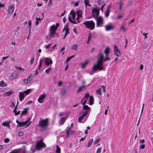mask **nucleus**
<instances>
[{"label":"nucleus","instance_id":"1","mask_svg":"<svg viewBox=\"0 0 153 153\" xmlns=\"http://www.w3.org/2000/svg\"><path fill=\"white\" fill-rule=\"evenodd\" d=\"M110 51V49L109 48L107 47L104 51V53L106 55L105 57V58L103 57V55L102 53H99L97 58V63L94 64L93 67V70L90 73L91 74H92L94 73L97 70H102L103 69L102 65L103 61H104L106 62L110 59V58L108 57Z\"/></svg>","mask_w":153,"mask_h":153},{"label":"nucleus","instance_id":"2","mask_svg":"<svg viewBox=\"0 0 153 153\" xmlns=\"http://www.w3.org/2000/svg\"><path fill=\"white\" fill-rule=\"evenodd\" d=\"M70 15L71 16H69V21L72 23L76 24L79 22V19L82 17V12L80 10H77L76 13L71 11Z\"/></svg>","mask_w":153,"mask_h":153},{"label":"nucleus","instance_id":"3","mask_svg":"<svg viewBox=\"0 0 153 153\" xmlns=\"http://www.w3.org/2000/svg\"><path fill=\"white\" fill-rule=\"evenodd\" d=\"M89 97V102L88 104L90 105H92L94 103V98L93 96H89V93H87L85 95L84 97L82 98L81 101V103L83 105V108L85 110H90V108L87 105H85V103H87V100Z\"/></svg>","mask_w":153,"mask_h":153},{"label":"nucleus","instance_id":"4","mask_svg":"<svg viewBox=\"0 0 153 153\" xmlns=\"http://www.w3.org/2000/svg\"><path fill=\"white\" fill-rule=\"evenodd\" d=\"M59 25V24L58 23H56V25L54 24L51 26L48 35L47 36L48 39H50L52 38H55L58 37V34L56 33V31Z\"/></svg>","mask_w":153,"mask_h":153},{"label":"nucleus","instance_id":"5","mask_svg":"<svg viewBox=\"0 0 153 153\" xmlns=\"http://www.w3.org/2000/svg\"><path fill=\"white\" fill-rule=\"evenodd\" d=\"M48 118L44 119H42L41 118V120L39 122L38 126L43 130H45L47 129L48 125Z\"/></svg>","mask_w":153,"mask_h":153},{"label":"nucleus","instance_id":"6","mask_svg":"<svg viewBox=\"0 0 153 153\" xmlns=\"http://www.w3.org/2000/svg\"><path fill=\"white\" fill-rule=\"evenodd\" d=\"M86 110L87 111L84 112L78 118V121L79 123H83L87 120L88 117L86 115L88 113H90V110Z\"/></svg>","mask_w":153,"mask_h":153},{"label":"nucleus","instance_id":"7","mask_svg":"<svg viewBox=\"0 0 153 153\" xmlns=\"http://www.w3.org/2000/svg\"><path fill=\"white\" fill-rule=\"evenodd\" d=\"M85 27L90 30L94 29L95 27V24L93 21H86L83 23Z\"/></svg>","mask_w":153,"mask_h":153},{"label":"nucleus","instance_id":"8","mask_svg":"<svg viewBox=\"0 0 153 153\" xmlns=\"http://www.w3.org/2000/svg\"><path fill=\"white\" fill-rule=\"evenodd\" d=\"M102 91L105 93V88L104 85H102L101 86V88H99L97 89L96 91V93L97 95H99L100 96H101V95L102 94Z\"/></svg>","mask_w":153,"mask_h":153},{"label":"nucleus","instance_id":"9","mask_svg":"<svg viewBox=\"0 0 153 153\" xmlns=\"http://www.w3.org/2000/svg\"><path fill=\"white\" fill-rule=\"evenodd\" d=\"M45 148L46 147V145L44 143L42 140L36 143V148L38 150H40V148L42 147Z\"/></svg>","mask_w":153,"mask_h":153},{"label":"nucleus","instance_id":"10","mask_svg":"<svg viewBox=\"0 0 153 153\" xmlns=\"http://www.w3.org/2000/svg\"><path fill=\"white\" fill-rule=\"evenodd\" d=\"M46 96V94L45 93L40 95L38 98V101L40 103H42L44 102Z\"/></svg>","mask_w":153,"mask_h":153},{"label":"nucleus","instance_id":"11","mask_svg":"<svg viewBox=\"0 0 153 153\" xmlns=\"http://www.w3.org/2000/svg\"><path fill=\"white\" fill-rule=\"evenodd\" d=\"M16 123L18 124L17 127H22L26 125L29 122V120H27L23 122H19L18 120L16 121Z\"/></svg>","mask_w":153,"mask_h":153},{"label":"nucleus","instance_id":"12","mask_svg":"<svg viewBox=\"0 0 153 153\" xmlns=\"http://www.w3.org/2000/svg\"><path fill=\"white\" fill-rule=\"evenodd\" d=\"M114 55L119 57L120 55V50L118 49V47L116 45L114 46Z\"/></svg>","mask_w":153,"mask_h":153},{"label":"nucleus","instance_id":"13","mask_svg":"<svg viewBox=\"0 0 153 153\" xmlns=\"http://www.w3.org/2000/svg\"><path fill=\"white\" fill-rule=\"evenodd\" d=\"M43 62H44L45 64L47 66H48L50 65L52 63V60L51 59L48 58H46L45 59H42Z\"/></svg>","mask_w":153,"mask_h":153},{"label":"nucleus","instance_id":"14","mask_svg":"<svg viewBox=\"0 0 153 153\" xmlns=\"http://www.w3.org/2000/svg\"><path fill=\"white\" fill-rule=\"evenodd\" d=\"M97 27L100 26L103 24V19L101 16H99L97 18Z\"/></svg>","mask_w":153,"mask_h":153},{"label":"nucleus","instance_id":"15","mask_svg":"<svg viewBox=\"0 0 153 153\" xmlns=\"http://www.w3.org/2000/svg\"><path fill=\"white\" fill-rule=\"evenodd\" d=\"M32 79L31 75H29L27 78H25L23 79V82L26 84H27L30 83Z\"/></svg>","mask_w":153,"mask_h":153},{"label":"nucleus","instance_id":"16","mask_svg":"<svg viewBox=\"0 0 153 153\" xmlns=\"http://www.w3.org/2000/svg\"><path fill=\"white\" fill-rule=\"evenodd\" d=\"M92 14L94 18H96L99 14V11L96 9H94L92 10Z\"/></svg>","mask_w":153,"mask_h":153},{"label":"nucleus","instance_id":"17","mask_svg":"<svg viewBox=\"0 0 153 153\" xmlns=\"http://www.w3.org/2000/svg\"><path fill=\"white\" fill-rule=\"evenodd\" d=\"M14 10V5L13 4H11L8 8V13L9 14H12Z\"/></svg>","mask_w":153,"mask_h":153},{"label":"nucleus","instance_id":"18","mask_svg":"<svg viewBox=\"0 0 153 153\" xmlns=\"http://www.w3.org/2000/svg\"><path fill=\"white\" fill-rule=\"evenodd\" d=\"M105 30L106 31H109L113 29L114 26L111 24H109L105 26Z\"/></svg>","mask_w":153,"mask_h":153},{"label":"nucleus","instance_id":"19","mask_svg":"<svg viewBox=\"0 0 153 153\" xmlns=\"http://www.w3.org/2000/svg\"><path fill=\"white\" fill-rule=\"evenodd\" d=\"M9 153H25V152L24 150L19 149L13 150Z\"/></svg>","mask_w":153,"mask_h":153},{"label":"nucleus","instance_id":"20","mask_svg":"<svg viewBox=\"0 0 153 153\" xmlns=\"http://www.w3.org/2000/svg\"><path fill=\"white\" fill-rule=\"evenodd\" d=\"M11 120H9L8 121L4 122L2 123V125L4 126H6L8 128H10V123L11 122Z\"/></svg>","mask_w":153,"mask_h":153},{"label":"nucleus","instance_id":"21","mask_svg":"<svg viewBox=\"0 0 153 153\" xmlns=\"http://www.w3.org/2000/svg\"><path fill=\"white\" fill-rule=\"evenodd\" d=\"M18 76V74L15 72H13L11 74L10 76V79L11 80H13L16 79Z\"/></svg>","mask_w":153,"mask_h":153},{"label":"nucleus","instance_id":"22","mask_svg":"<svg viewBox=\"0 0 153 153\" xmlns=\"http://www.w3.org/2000/svg\"><path fill=\"white\" fill-rule=\"evenodd\" d=\"M13 93V91L12 90H10L8 91L4 92L3 95L5 96H8L10 95Z\"/></svg>","mask_w":153,"mask_h":153},{"label":"nucleus","instance_id":"23","mask_svg":"<svg viewBox=\"0 0 153 153\" xmlns=\"http://www.w3.org/2000/svg\"><path fill=\"white\" fill-rule=\"evenodd\" d=\"M25 97V94L22 91L20 92L19 93V100L21 101H22L24 99Z\"/></svg>","mask_w":153,"mask_h":153},{"label":"nucleus","instance_id":"24","mask_svg":"<svg viewBox=\"0 0 153 153\" xmlns=\"http://www.w3.org/2000/svg\"><path fill=\"white\" fill-rule=\"evenodd\" d=\"M94 139H91L89 141L87 145V147L88 148L90 147L93 142Z\"/></svg>","mask_w":153,"mask_h":153},{"label":"nucleus","instance_id":"25","mask_svg":"<svg viewBox=\"0 0 153 153\" xmlns=\"http://www.w3.org/2000/svg\"><path fill=\"white\" fill-rule=\"evenodd\" d=\"M66 117H62L59 121V124H63L65 121Z\"/></svg>","mask_w":153,"mask_h":153},{"label":"nucleus","instance_id":"26","mask_svg":"<svg viewBox=\"0 0 153 153\" xmlns=\"http://www.w3.org/2000/svg\"><path fill=\"white\" fill-rule=\"evenodd\" d=\"M86 88V87L84 85H83L82 86L80 87L78 89L77 91V92H79L82 91L84 89H85Z\"/></svg>","mask_w":153,"mask_h":153},{"label":"nucleus","instance_id":"27","mask_svg":"<svg viewBox=\"0 0 153 153\" xmlns=\"http://www.w3.org/2000/svg\"><path fill=\"white\" fill-rule=\"evenodd\" d=\"M78 45L77 44H74L71 47V49L75 51H77Z\"/></svg>","mask_w":153,"mask_h":153},{"label":"nucleus","instance_id":"28","mask_svg":"<svg viewBox=\"0 0 153 153\" xmlns=\"http://www.w3.org/2000/svg\"><path fill=\"white\" fill-rule=\"evenodd\" d=\"M0 86L1 87H6L7 85L6 84L4 83V82L3 81H1L0 82Z\"/></svg>","mask_w":153,"mask_h":153},{"label":"nucleus","instance_id":"29","mask_svg":"<svg viewBox=\"0 0 153 153\" xmlns=\"http://www.w3.org/2000/svg\"><path fill=\"white\" fill-rule=\"evenodd\" d=\"M31 89H29L26 90L24 91H23L22 92L24 93V94L25 95H27L30 93V92L31 91Z\"/></svg>","mask_w":153,"mask_h":153},{"label":"nucleus","instance_id":"30","mask_svg":"<svg viewBox=\"0 0 153 153\" xmlns=\"http://www.w3.org/2000/svg\"><path fill=\"white\" fill-rule=\"evenodd\" d=\"M17 106L15 107V109L13 111V112L16 115H17L19 114L20 113V111H18L17 112L16 111V109H17Z\"/></svg>","mask_w":153,"mask_h":153},{"label":"nucleus","instance_id":"31","mask_svg":"<svg viewBox=\"0 0 153 153\" xmlns=\"http://www.w3.org/2000/svg\"><path fill=\"white\" fill-rule=\"evenodd\" d=\"M56 153H60L61 149L58 145L56 146Z\"/></svg>","mask_w":153,"mask_h":153},{"label":"nucleus","instance_id":"32","mask_svg":"<svg viewBox=\"0 0 153 153\" xmlns=\"http://www.w3.org/2000/svg\"><path fill=\"white\" fill-rule=\"evenodd\" d=\"M89 62L88 60L86 61L85 62L82 64V68H84L88 63Z\"/></svg>","mask_w":153,"mask_h":153},{"label":"nucleus","instance_id":"33","mask_svg":"<svg viewBox=\"0 0 153 153\" xmlns=\"http://www.w3.org/2000/svg\"><path fill=\"white\" fill-rule=\"evenodd\" d=\"M110 12V10H106L105 13V16L106 17H108L109 15Z\"/></svg>","mask_w":153,"mask_h":153},{"label":"nucleus","instance_id":"34","mask_svg":"<svg viewBox=\"0 0 153 153\" xmlns=\"http://www.w3.org/2000/svg\"><path fill=\"white\" fill-rule=\"evenodd\" d=\"M69 29L68 28H66L65 29V33L64 35V38L65 39V38L66 37V36L69 33Z\"/></svg>","mask_w":153,"mask_h":153},{"label":"nucleus","instance_id":"35","mask_svg":"<svg viewBox=\"0 0 153 153\" xmlns=\"http://www.w3.org/2000/svg\"><path fill=\"white\" fill-rule=\"evenodd\" d=\"M89 0H84V3L85 5L86 6H90V4L89 3Z\"/></svg>","mask_w":153,"mask_h":153},{"label":"nucleus","instance_id":"36","mask_svg":"<svg viewBox=\"0 0 153 153\" xmlns=\"http://www.w3.org/2000/svg\"><path fill=\"white\" fill-rule=\"evenodd\" d=\"M65 46L63 47L60 50V52L62 53V55H63L65 53Z\"/></svg>","mask_w":153,"mask_h":153},{"label":"nucleus","instance_id":"37","mask_svg":"<svg viewBox=\"0 0 153 153\" xmlns=\"http://www.w3.org/2000/svg\"><path fill=\"white\" fill-rule=\"evenodd\" d=\"M15 67L16 68L18 69L20 71H24L25 70L24 68H22L21 67L17 66H15Z\"/></svg>","mask_w":153,"mask_h":153},{"label":"nucleus","instance_id":"38","mask_svg":"<svg viewBox=\"0 0 153 153\" xmlns=\"http://www.w3.org/2000/svg\"><path fill=\"white\" fill-rule=\"evenodd\" d=\"M28 109V108H25L24 109V111H22V114H25L27 112V110Z\"/></svg>","mask_w":153,"mask_h":153},{"label":"nucleus","instance_id":"39","mask_svg":"<svg viewBox=\"0 0 153 153\" xmlns=\"http://www.w3.org/2000/svg\"><path fill=\"white\" fill-rule=\"evenodd\" d=\"M43 59H42H42H40V63H39V65L38 66L37 68H38V67H39V68H40L41 67V66H42V62H43Z\"/></svg>","mask_w":153,"mask_h":153},{"label":"nucleus","instance_id":"40","mask_svg":"<svg viewBox=\"0 0 153 153\" xmlns=\"http://www.w3.org/2000/svg\"><path fill=\"white\" fill-rule=\"evenodd\" d=\"M70 131V129L69 128H68L66 130V134L67 136H69Z\"/></svg>","mask_w":153,"mask_h":153},{"label":"nucleus","instance_id":"41","mask_svg":"<svg viewBox=\"0 0 153 153\" xmlns=\"http://www.w3.org/2000/svg\"><path fill=\"white\" fill-rule=\"evenodd\" d=\"M102 149V148L101 147L99 148L97 150L96 153H100Z\"/></svg>","mask_w":153,"mask_h":153},{"label":"nucleus","instance_id":"42","mask_svg":"<svg viewBox=\"0 0 153 153\" xmlns=\"http://www.w3.org/2000/svg\"><path fill=\"white\" fill-rule=\"evenodd\" d=\"M120 30H123V32H125V28L124 27V25H123L121 27Z\"/></svg>","mask_w":153,"mask_h":153},{"label":"nucleus","instance_id":"43","mask_svg":"<svg viewBox=\"0 0 153 153\" xmlns=\"http://www.w3.org/2000/svg\"><path fill=\"white\" fill-rule=\"evenodd\" d=\"M123 5V4L122 2H120V3L119 6V10L120 11H121L122 10Z\"/></svg>","mask_w":153,"mask_h":153},{"label":"nucleus","instance_id":"44","mask_svg":"<svg viewBox=\"0 0 153 153\" xmlns=\"http://www.w3.org/2000/svg\"><path fill=\"white\" fill-rule=\"evenodd\" d=\"M24 134V132L22 131H20L18 133V135L20 137L22 136Z\"/></svg>","mask_w":153,"mask_h":153},{"label":"nucleus","instance_id":"45","mask_svg":"<svg viewBox=\"0 0 153 153\" xmlns=\"http://www.w3.org/2000/svg\"><path fill=\"white\" fill-rule=\"evenodd\" d=\"M9 141H10V140L8 138H6L4 139V143H7L9 142Z\"/></svg>","mask_w":153,"mask_h":153},{"label":"nucleus","instance_id":"46","mask_svg":"<svg viewBox=\"0 0 153 153\" xmlns=\"http://www.w3.org/2000/svg\"><path fill=\"white\" fill-rule=\"evenodd\" d=\"M100 140V138H99L95 140L94 141V143L95 144H96L98 142H99Z\"/></svg>","mask_w":153,"mask_h":153},{"label":"nucleus","instance_id":"47","mask_svg":"<svg viewBox=\"0 0 153 153\" xmlns=\"http://www.w3.org/2000/svg\"><path fill=\"white\" fill-rule=\"evenodd\" d=\"M34 61V57H33L31 58V59L30 61V63L31 65H32L33 63V62Z\"/></svg>","mask_w":153,"mask_h":153},{"label":"nucleus","instance_id":"48","mask_svg":"<svg viewBox=\"0 0 153 153\" xmlns=\"http://www.w3.org/2000/svg\"><path fill=\"white\" fill-rule=\"evenodd\" d=\"M91 34H89V36L88 37V41L87 42V44H88L91 39Z\"/></svg>","mask_w":153,"mask_h":153},{"label":"nucleus","instance_id":"49","mask_svg":"<svg viewBox=\"0 0 153 153\" xmlns=\"http://www.w3.org/2000/svg\"><path fill=\"white\" fill-rule=\"evenodd\" d=\"M145 144H142L140 146L139 148L141 149H143L145 148Z\"/></svg>","mask_w":153,"mask_h":153},{"label":"nucleus","instance_id":"50","mask_svg":"<svg viewBox=\"0 0 153 153\" xmlns=\"http://www.w3.org/2000/svg\"><path fill=\"white\" fill-rule=\"evenodd\" d=\"M29 27L30 29L31 26V22L29 20L28 22Z\"/></svg>","mask_w":153,"mask_h":153},{"label":"nucleus","instance_id":"51","mask_svg":"<svg viewBox=\"0 0 153 153\" xmlns=\"http://www.w3.org/2000/svg\"><path fill=\"white\" fill-rule=\"evenodd\" d=\"M141 33L143 34V35L145 36V38H147V35L148 33H143L142 32V31H141Z\"/></svg>","mask_w":153,"mask_h":153},{"label":"nucleus","instance_id":"52","mask_svg":"<svg viewBox=\"0 0 153 153\" xmlns=\"http://www.w3.org/2000/svg\"><path fill=\"white\" fill-rule=\"evenodd\" d=\"M52 45V44H50L48 45H47L45 46V48L46 49H48V48L50 46Z\"/></svg>","mask_w":153,"mask_h":153},{"label":"nucleus","instance_id":"53","mask_svg":"<svg viewBox=\"0 0 153 153\" xmlns=\"http://www.w3.org/2000/svg\"><path fill=\"white\" fill-rule=\"evenodd\" d=\"M123 17V16L122 15H119L117 17V19H119L122 18Z\"/></svg>","mask_w":153,"mask_h":153},{"label":"nucleus","instance_id":"54","mask_svg":"<svg viewBox=\"0 0 153 153\" xmlns=\"http://www.w3.org/2000/svg\"><path fill=\"white\" fill-rule=\"evenodd\" d=\"M9 56H6V57H3L2 58V60L3 61H4L7 58L9 57Z\"/></svg>","mask_w":153,"mask_h":153},{"label":"nucleus","instance_id":"55","mask_svg":"<svg viewBox=\"0 0 153 153\" xmlns=\"http://www.w3.org/2000/svg\"><path fill=\"white\" fill-rule=\"evenodd\" d=\"M33 102V101L32 100H30L28 101L27 103V105H29L30 103H31Z\"/></svg>","mask_w":153,"mask_h":153},{"label":"nucleus","instance_id":"56","mask_svg":"<svg viewBox=\"0 0 153 153\" xmlns=\"http://www.w3.org/2000/svg\"><path fill=\"white\" fill-rule=\"evenodd\" d=\"M145 140L144 139L140 140V142L141 143H144L145 142Z\"/></svg>","mask_w":153,"mask_h":153},{"label":"nucleus","instance_id":"57","mask_svg":"<svg viewBox=\"0 0 153 153\" xmlns=\"http://www.w3.org/2000/svg\"><path fill=\"white\" fill-rule=\"evenodd\" d=\"M50 68H51V67H50L49 68H48L47 69H46L45 70L46 72L48 73L50 71Z\"/></svg>","mask_w":153,"mask_h":153},{"label":"nucleus","instance_id":"58","mask_svg":"<svg viewBox=\"0 0 153 153\" xmlns=\"http://www.w3.org/2000/svg\"><path fill=\"white\" fill-rule=\"evenodd\" d=\"M86 135L85 136V137H84V138L82 137L81 138V139L79 141H83V140H84L85 139V138H86Z\"/></svg>","mask_w":153,"mask_h":153},{"label":"nucleus","instance_id":"59","mask_svg":"<svg viewBox=\"0 0 153 153\" xmlns=\"http://www.w3.org/2000/svg\"><path fill=\"white\" fill-rule=\"evenodd\" d=\"M143 68V66L142 65H140V70H142Z\"/></svg>","mask_w":153,"mask_h":153},{"label":"nucleus","instance_id":"60","mask_svg":"<svg viewBox=\"0 0 153 153\" xmlns=\"http://www.w3.org/2000/svg\"><path fill=\"white\" fill-rule=\"evenodd\" d=\"M42 19H43L42 18V19H41L40 18H36V20H38V21H39L41 20H42Z\"/></svg>","mask_w":153,"mask_h":153},{"label":"nucleus","instance_id":"61","mask_svg":"<svg viewBox=\"0 0 153 153\" xmlns=\"http://www.w3.org/2000/svg\"><path fill=\"white\" fill-rule=\"evenodd\" d=\"M111 5L110 4L108 6L107 10H110V8H111Z\"/></svg>","mask_w":153,"mask_h":153},{"label":"nucleus","instance_id":"62","mask_svg":"<svg viewBox=\"0 0 153 153\" xmlns=\"http://www.w3.org/2000/svg\"><path fill=\"white\" fill-rule=\"evenodd\" d=\"M62 82L60 81V82H59V83H58V85L59 86H61L62 85Z\"/></svg>","mask_w":153,"mask_h":153},{"label":"nucleus","instance_id":"63","mask_svg":"<svg viewBox=\"0 0 153 153\" xmlns=\"http://www.w3.org/2000/svg\"><path fill=\"white\" fill-rule=\"evenodd\" d=\"M71 59V58L70 57L68 58L67 59V60H66V61L67 62H68V61H69V60H70Z\"/></svg>","mask_w":153,"mask_h":153},{"label":"nucleus","instance_id":"64","mask_svg":"<svg viewBox=\"0 0 153 153\" xmlns=\"http://www.w3.org/2000/svg\"><path fill=\"white\" fill-rule=\"evenodd\" d=\"M42 5V4L41 3H38L37 4V6L38 7L41 6Z\"/></svg>","mask_w":153,"mask_h":153}]
</instances>
